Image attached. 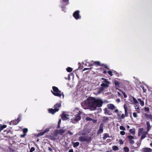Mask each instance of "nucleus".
I'll return each instance as SVG.
<instances>
[{
    "instance_id": "393cba45",
    "label": "nucleus",
    "mask_w": 152,
    "mask_h": 152,
    "mask_svg": "<svg viewBox=\"0 0 152 152\" xmlns=\"http://www.w3.org/2000/svg\"><path fill=\"white\" fill-rule=\"evenodd\" d=\"M144 115L145 116L146 118H148L150 119L151 116H152L151 114H148L147 113H145L144 114Z\"/></svg>"
},
{
    "instance_id": "774afa93",
    "label": "nucleus",
    "mask_w": 152,
    "mask_h": 152,
    "mask_svg": "<svg viewBox=\"0 0 152 152\" xmlns=\"http://www.w3.org/2000/svg\"><path fill=\"white\" fill-rule=\"evenodd\" d=\"M48 149L49 151H52V149L50 147H48Z\"/></svg>"
},
{
    "instance_id": "8fccbe9b",
    "label": "nucleus",
    "mask_w": 152,
    "mask_h": 152,
    "mask_svg": "<svg viewBox=\"0 0 152 152\" xmlns=\"http://www.w3.org/2000/svg\"><path fill=\"white\" fill-rule=\"evenodd\" d=\"M113 72L118 77L119 75V74L117 72L115 71H114Z\"/></svg>"
},
{
    "instance_id": "f8f14e48",
    "label": "nucleus",
    "mask_w": 152,
    "mask_h": 152,
    "mask_svg": "<svg viewBox=\"0 0 152 152\" xmlns=\"http://www.w3.org/2000/svg\"><path fill=\"white\" fill-rule=\"evenodd\" d=\"M142 152H151L152 151V149L149 148H144L142 149Z\"/></svg>"
},
{
    "instance_id": "bb28decb",
    "label": "nucleus",
    "mask_w": 152,
    "mask_h": 152,
    "mask_svg": "<svg viewBox=\"0 0 152 152\" xmlns=\"http://www.w3.org/2000/svg\"><path fill=\"white\" fill-rule=\"evenodd\" d=\"M100 66L103 67L107 69H109V68L107 67V65H106V64H101L100 65Z\"/></svg>"
},
{
    "instance_id": "c03bdc74",
    "label": "nucleus",
    "mask_w": 152,
    "mask_h": 152,
    "mask_svg": "<svg viewBox=\"0 0 152 152\" xmlns=\"http://www.w3.org/2000/svg\"><path fill=\"white\" fill-rule=\"evenodd\" d=\"M107 73L110 76L113 75V74H112L113 72L112 71H109L107 72Z\"/></svg>"
},
{
    "instance_id": "a19ab883",
    "label": "nucleus",
    "mask_w": 152,
    "mask_h": 152,
    "mask_svg": "<svg viewBox=\"0 0 152 152\" xmlns=\"http://www.w3.org/2000/svg\"><path fill=\"white\" fill-rule=\"evenodd\" d=\"M28 131V129L26 128H24L23 130V133H26Z\"/></svg>"
},
{
    "instance_id": "37998d69",
    "label": "nucleus",
    "mask_w": 152,
    "mask_h": 152,
    "mask_svg": "<svg viewBox=\"0 0 152 152\" xmlns=\"http://www.w3.org/2000/svg\"><path fill=\"white\" fill-rule=\"evenodd\" d=\"M86 120L87 121H92V119L90 118V117H87L86 118Z\"/></svg>"
},
{
    "instance_id": "e2e57ef3",
    "label": "nucleus",
    "mask_w": 152,
    "mask_h": 152,
    "mask_svg": "<svg viewBox=\"0 0 152 152\" xmlns=\"http://www.w3.org/2000/svg\"><path fill=\"white\" fill-rule=\"evenodd\" d=\"M92 121L94 123H96V120H94V119H92Z\"/></svg>"
},
{
    "instance_id": "79ce46f5",
    "label": "nucleus",
    "mask_w": 152,
    "mask_h": 152,
    "mask_svg": "<svg viewBox=\"0 0 152 152\" xmlns=\"http://www.w3.org/2000/svg\"><path fill=\"white\" fill-rule=\"evenodd\" d=\"M35 148L34 147H32L31 148L29 151V152H33L35 151Z\"/></svg>"
},
{
    "instance_id": "9b49d317",
    "label": "nucleus",
    "mask_w": 152,
    "mask_h": 152,
    "mask_svg": "<svg viewBox=\"0 0 152 152\" xmlns=\"http://www.w3.org/2000/svg\"><path fill=\"white\" fill-rule=\"evenodd\" d=\"M69 116V115L63 113L61 114V118L63 120L66 121L69 119V118L68 117Z\"/></svg>"
},
{
    "instance_id": "2f4dec72",
    "label": "nucleus",
    "mask_w": 152,
    "mask_h": 152,
    "mask_svg": "<svg viewBox=\"0 0 152 152\" xmlns=\"http://www.w3.org/2000/svg\"><path fill=\"white\" fill-rule=\"evenodd\" d=\"M50 130V128H46L43 132H40L39 133H46L49 132Z\"/></svg>"
},
{
    "instance_id": "473e14b6",
    "label": "nucleus",
    "mask_w": 152,
    "mask_h": 152,
    "mask_svg": "<svg viewBox=\"0 0 152 152\" xmlns=\"http://www.w3.org/2000/svg\"><path fill=\"white\" fill-rule=\"evenodd\" d=\"M66 70L67 72H71L72 70V68L70 67H68L66 69Z\"/></svg>"
},
{
    "instance_id": "0e129e2a",
    "label": "nucleus",
    "mask_w": 152,
    "mask_h": 152,
    "mask_svg": "<svg viewBox=\"0 0 152 152\" xmlns=\"http://www.w3.org/2000/svg\"><path fill=\"white\" fill-rule=\"evenodd\" d=\"M119 142L121 144H123V142L121 140H120Z\"/></svg>"
},
{
    "instance_id": "aec40b11",
    "label": "nucleus",
    "mask_w": 152,
    "mask_h": 152,
    "mask_svg": "<svg viewBox=\"0 0 152 152\" xmlns=\"http://www.w3.org/2000/svg\"><path fill=\"white\" fill-rule=\"evenodd\" d=\"M137 100L140 102V103L142 107L144 106V101L142 100L140 98H138L137 99Z\"/></svg>"
},
{
    "instance_id": "052dcab7",
    "label": "nucleus",
    "mask_w": 152,
    "mask_h": 152,
    "mask_svg": "<svg viewBox=\"0 0 152 152\" xmlns=\"http://www.w3.org/2000/svg\"><path fill=\"white\" fill-rule=\"evenodd\" d=\"M91 69V68H85L83 70V71H85V70H88V69Z\"/></svg>"
},
{
    "instance_id": "a878e982",
    "label": "nucleus",
    "mask_w": 152,
    "mask_h": 152,
    "mask_svg": "<svg viewBox=\"0 0 152 152\" xmlns=\"http://www.w3.org/2000/svg\"><path fill=\"white\" fill-rule=\"evenodd\" d=\"M7 127V126L5 125H1L0 126V132H1L4 129L6 128Z\"/></svg>"
},
{
    "instance_id": "4d7b16f0",
    "label": "nucleus",
    "mask_w": 152,
    "mask_h": 152,
    "mask_svg": "<svg viewBox=\"0 0 152 152\" xmlns=\"http://www.w3.org/2000/svg\"><path fill=\"white\" fill-rule=\"evenodd\" d=\"M147 126H151L149 121H147L146 123Z\"/></svg>"
},
{
    "instance_id": "cd10ccee",
    "label": "nucleus",
    "mask_w": 152,
    "mask_h": 152,
    "mask_svg": "<svg viewBox=\"0 0 152 152\" xmlns=\"http://www.w3.org/2000/svg\"><path fill=\"white\" fill-rule=\"evenodd\" d=\"M112 148L113 150L115 151H118L119 149L118 147L116 145L113 146L112 147Z\"/></svg>"
},
{
    "instance_id": "4468645a",
    "label": "nucleus",
    "mask_w": 152,
    "mask_h": 152,
    "mask_svg": "<svg viewBox=\"0 0 152 152\" xmlns=\"http://www.w3.org/2000/svg\"><path fill=\"white\" fill-rule=\"evenodd\" d=\"M48 110L49 113L52 114H54L55 113L58 111V110H56V109L52 108L49 109Z\"/></svg>"
},
{
    "instance_id": "ea45409f",
    "label": "nucleus",
    "mask_w": 152,
    "mask_h": 152,
    "mask_svg": "<svg viewBox=\"0 0 152 152\" xmlns=\"http://www.w3.org/2000/svg\"><path fill=\"white\" fill-rule=\"evenodd\" d=\"M151 126H147V131L148 132H144V133H148V132L149 131V130L151 129Z\"/></svg>"
},
{
    "instance_id": "c85d7f7f",
    "label": "nucleus",
    "mask_w": 152,
    "mask_h": 152,
    "mask_svg": "<svg viewBox=\"0 0 152 152\" xmlns=\"http://www.w3.org/2000/svg\"><path fill=\"white\" fill-rule=\"evenodd\" d=\"M144 110L145 112L147 113H148L150 111V109L148 107H145L144 108Z\"/></svg>"
},
{
    "instance_id": "a18cd8bd",
    "label": "nucleus",
    "mask_w": 152,
    "mask_h": 152,
    "mask_svg": "<svg viewBox=\"0 0 152 152\" xmlns=\"http://www.w3.org/2000/svg\"><path fill=\"white\" fill-rule=\"evenodd\" d=\"M128 138L129 140H132L134 138V137L133 136L129 135L128 136Z\"/></svg>"
},
{
    "instance_id": "69168bd1",
    "label": "nucleus",
    "mask_w": 152,
    "mask_h": 152,
    "mask_svg": "<svg viewBox=\"0 0 152 152\" xmlns=\"http://www.w3.org/2000/svg\"><path fill=\"white\" fill-rule=\"evenodd\" d=\"M11 151L12 152H14L15 151V149H10V151Z\"/></svg>"
},
{
    "instance_id": "49530a36",
    "label": "nucleus",
    "mask_w": 152,
    "mask_h": 152,
    "mask_svg": "<svg viewBox=\"0 0 152 152\" xmlns=\"http://www.w3.org/2000/svg\"><path fill=\"white\" fill-rule=\"evenodd\" d=\"M104 82V83H109V84H110V81H108V80L107 79H105V80L103 81V82Z\"/></svg>"
},
{
    "instance_id": "f3484780",
    "label": "nucleus",
    "mask_w": 152,
    "mask_h": 152,
    "mask_svg": "<svg viewBox=\"0 0 152 152\" xmlns=\"http://www.w3.org/2000/svg\"><path fill=\"white\" fill-rule=\"evenodd\" d=\"M101 65V64H100V62L99 61H94L93 64H90L89 66H92L93 65H96L100 66Z\"/></svg>"
},
{
    "instance_id": "603ef678",
    "label": "nucleus",
    "mask_w": 152,
    "mask_h": 152,
    "mask_svg": "<svg viewBox=\"0 0 152 152\" xmlns=\"http://www.w3.org/2000/svg\"><path fill=\"white\" fill-rule=\"evenodd\" d=\"M122 93L123 94V95L124 96V98H126L127 97V95L125 93V92H122Z\"/></svg>"
},
{
    "instance_id": "1a4fd4ad",
    "label": "nucleus",
    "mask_w": 152,
    "mask_h": 152,
    "mask_svg": "<svg viewBox=\"0 0 152 152\" xmlns=\"http://www.w3.org/2000/svg\"><path fill=\"white\" fill-rule=\"evenodd\" d=\"M21 116H19L17 118L16 120H14L13 121H11L10 122V125L12 124L13 125H16L20 121Z\"/></svg>"
},
{
    "instance_id": "6e6d98bb",
    "label": "nucleus",
    "mask_w": 152,
    "mask_h": 152,
    "mask_svg": "<svg viewBox=\"0 0 152 152\" xmlns=\"http://www.w3.org/2000/svg\"><path fill=\"white\" fill-rule=\"evenodd\" d=\"M63 2H67L66 5L68 4V1L69 0H62Z\"/></svg>"
},
{
    "instance_id": "6e6552de",
    "label": "nucleus",
    "mask_w": 152,
    "mask_h": 152,
    "mask_svg": "<svg viewBox=\"0 0 152 152\" xmlns=\"http://www.w3.org/2000/svg\"><path fill=\"white\" fill-rule=\"evenodd\" d=\"M124 109L126 117H128L129 116V109L127 105L126 104H124Z\"/></svg>"
},
{
    "instance_id": "39448f33",
    "label": "nucleus",
    "mask_w": 152,
    "mask_h": 152,
    "mask_svg": "<svg viewBox=\"0 0 152 152\" xmlns=\"http://www.w3.org/2000/svg\"><path fill=\"white\" fill-rule=\"evenodd\" d=\"M80 112L79 111V113L76 115V116L71 119L73 123H76L81 119V116L80 114L79 113Z\"/></svg>"
},
{
    "instance_id": "c9c22d12",
    "label": "nucleus",
    "mask_w": 152,
    "mask_h": 152,
    "mask_svg": "<svg viewBox=\"0 0 152 152\" xmlns=\"http://www.w3.org/2000/svg\"><path fill=\"white\" fill-rule=\"evenodd\" d=\"M144 131V129L143 128H141L139 129L138 133H143L142 132Z\"/></svg>"
},
{
    "instance_id": "680f3d73",
    "label": "nucleus",
    "mask_w": 152,
    "mask_h": 152,
    "mask_svg": "<svg viewBox=\"0 0 152 152\" xmlns=\"http://www.w3.org/2000/svg\"><path fill=\"white\" fill-rule=\"evenodd\" d=\"M116 101L117 102H118V103L119 102H120V99H119V98H118V99H117L116 100Z\"/></svg>"
},
{
    "instance_id": "72a5a7b5",
    "label": "nucleus",
    "mask_w": 152,
    "mask_h": 152,
    "mask_svg": "<svg viewBox=\"0 0 152 152\" xmlns=\"http://www.w3.org/2000/svg\"><path fill=\"white\" fill-rule=\"evenodd\" d=\"M124 151L125 152H129V149L127 147H125L124 148Z\"/></svg>"
},
{
    "instance_id": "4c0bfd02",
    "label": "nucleus",
    "mask_w": 152,
    "mask_h": 152,
    "mask_svg": "<svg viewBox=\"0 0 152 152\" xmlns=\"http://www.w3.org/2000/svg\"><path fill=\"white\" fill-rule=\"evenodd\" d=\"M109 137V136L108 135V134H105V135L103 137V140H105L107 137Z\"/></svg>"
},
{
    "instance_id": "864d4df0",
    "label": "nucleus",
    "mask_w": 152,
    "mask_h": 152,
    "mask_svg": "<svg viewBox=\"0 0 152 152\" xmlns=\"http://www.w3.org/2000/svg\"><path fill=\"white\" fill-rule=\"evenodd\" d=\"M26 135V134H21L20 136L21 137L23 138Z\"/></svg>"
},
{
    "instance_id": "bf43d9fd",
    "label": "nucleus",
    "mask_w": 152,
    "mask_h": 152,
    "mask_svg": "<svg viewBox=\"0 0 152 152\" xmlns=\"http://www.w3.org/2000/svg\"><path fill=\"white\" fill-rule=\"evenodd\" d=\"M142 88L143 90V92H145L147 91L146 89L144 88V87H142Z\"/></svg>"
},
{
    "instance_id": "09e8293b",
    "label": "nucleus",
    "mask_w": 152,
    "mask_h": 152,
    "mask_svg": "<svg viewBox=\"0 0 152 152\" xmlns=\"http://www.w3.org/2000/svg\"><path fill=\"white\" fill-rule=\"evenodd\" d=\"M135 109H137L136 111L137 113H140V112L139 107H137L135 108Z\"/></svg>"
},
{
    "instance_id": "13d9d810",
    "label": "nucleus",
    "mask_w": 152,
    "mask_h": 152,
    "mask_svg": "<svg viewBox=\"0 0 152 152\" xmlns=\"http://www.w3.org/2000/svg\"><path fill=\"white\" fill-rule=\"evenodd\" d=\"M121 115L120 114H117V116L118 118V119H120V116H121Z\"/></svg>"
},
{
    "instance_id": "2eb2a0df",
    "label": "nucleus",
    "mask_w": 152,
    "mask_h": 152,
    "mask_svg": "<svg viewBox=\"0 0 152 152\" xmlns=\"http://www.w3.org/2000/svg\"><path fill=\"white\" fill-rule=\"evenodd\" d=\"M104 124L103 123H102L100 125L99 129L97 133H102L103 131V127Z\"/></svg>"
},
{
    "instance_id": "de8ad7c7",
    "label": "nucleus",
    "mask_w": 152,
    "mask_h": 152,
    "mask_svg": "<svg viewBox=\"0 0 152 152\" xmlns=\"http://www.w3.org/2000/svg\"><path fill=\"white\" fill-rule=\"evenodd\" d=\"M120 129L121 130H125L126 129L125 128L124 126H120Z\"/></svg>"
},
{
    "instance_id": "b1692460",
    "label": "nucleus",
    "mask_w": 152,
    "mask_h": 152,
    "mask_svg": "<svg viewBox=\"0 0 152 152\" xmlns=\"http://www.w3.org/2000/svg\"><path fill=\"white\" fill-rule=\"evenodd\" d=\"M45 134H35L34 135V137L35 138H38L39 137L41 136L44 135Z\"/></svg>"
},
{
    "instance_id": "e433bc0d",
    "label": "nucleus",
    "mask_w": 152,
    "mask_h": 152,
    "mask_svg": "<svg viewBox=\"0 0 152 152\" xmlns=\"http://www.w3.org/2000/svg\"><path fill=\"white\" fill-rule=\"evenodd\" d=\"M104 88L103 87H101L99 89V91L98 92L99 93H100L102 92L104 90Z\"/></svg>"
},
{
    "instance_id": "ddd939ff",
    "label": "nucleus",
    "mask_w": 152,
    "mask_h": 152,
    "mask_svg": "<svg viewBox=\"0 0 152 152\" xmlns=\"http://www.w3.org/2000/svg\"><path fill=\"white\" fill-rule=\"evenodd\" d=\"M104 113L105 114H107L109 115H112V113L109 110H108L107 108H105L104 109Z\"/></svg>"
},
{
    "instance_id": "7ed1b4c3",
    "label": "nucleus",
    "mask_w": 152,
    "mask_h": 152,
    "mask_svg": "<svg viewBox=\"0 0 152 152\" xmlns=\"http://www.w3.org/2000/svg\"><path fill=\"white\" fill-rule=\"evenodd\" d=\"M52 89L53 91L51 90V92L55 96L61 97V96H62L63 98L64 97L63 92H62L61 91L59 90L57 87L53 86L52 87Z\"/></svg>"
},
{
    "instance_id": "3c124183",
    "label": "nucleus",
    "mask_w": 152,
    "mask_h": 152,
    "mask_svg": "<svg viewBox=\"0 0 152 152\" xmlns=\"http://www.w3.org/2000/svg\"><path fill=\"white\" fill-rule=\"evenodd\" d=\"M133 115L134 117L137 118V114L136 113H133Z\"/></svg>"
},
{
    "instance_id": "f257e3e1",
    "label": "nucleus",
    "mask_w": 152,
    "mask_h": 152,
    "mask_svg": "<svg viewBox=\"0 0 152 152\" xmlns=\"http://www.w3.org/2000/svg\"><path fill=\"white\" fill-rule=\"evenodd\" d=\"M103 103L101 99L92 97L88 99L85 102H82L81 105L85 109H89L91 110H95L97 107H102Z\"/></svg>"
},
{
    "instance_id": "0eeeda50",
    "label": "nucleus",
    "mask_w": 152,
    "mask_h": 152,
    "mask_svg": "<svg viewBox=\"0 0 152 152\" xmlns=\"http://www.w3.org/2000/svg\"><path fill=\"white\" fill-rule=\"evenodd\" d=\"M80 11L77 10L75 11L73 13V15L75 19L77 20L80 19L81 16L80 15Z\"/></svg>"
},
{
    "instance_id": "412c9836",
    "label": "nucleus",
    "mask_w": 152,
    "mask_h": 152,
    "mask_svg": "<svg viewBox=\"0 0 152 152\" xmlns=\"http://www.w3.org/2000/svg\"><path fill=\"white\" fill-rule=\"evenodd\" d=\"M109 120V118L106 116L103 117L102 121L103 122L105 123L107 122Z\"/></svg>"
},
{
    "instance_id": "5fc2aeb1",
    "label": "nucleus",
    "mask_w": 152,
    "mask_h": 152,
    "mask_svg": "<svg viewBox=\"0 0 152 152\" xmlns=\"http://www.w3.org/2000/svg\"><path fill=\"white\" fill-rule=\"evenodd\" d=\"M129 142L132 144H133L134 143V141L133 140H129Z\"/></svg>"
},
{
    "instance_id": "a211bd4d",
    "label": "nucleus",
    "mask_w": 152,
    "mask_h": 152,
    "mask_svg": "<svg viewBox=\"0 0 152 152\" xmlns=\"http://www.w3.org/2000/svg\"><path fill=\"white\" fill-rule=\"evenodd\" d=\"M61 104L59 103H57L54 105V109L56 110H58V111L59 110V108L61 107Z\"/></svg>"
},
{
    "instance_id": "20e7f679",
    "label": "nucleus",
    "mask_w": 152,
    "mask_h": 152,
    "mask_svg": "<svg viewBox=\"0 0 152 152\" xmlns=\"http://www.w3.org/2000/svg\"><path fill=\"white\" fill-rule=\"evenodd\" d=\"M107 107L109 109L112 110H114V112L115 113H117L119 112L118 109L116 108V107L113 104H107Z\"/></svg>"
},
{
    "instance_id": "6ab92c4d",
    "label": "nucleus",
    "mask_w": 152,
    "mask_h": 152,
    "mask_svg": "<svg viewBox=\"0 0 152 152\" xmlns=\"http://www.w3.org/2000/svg\"><path fill=\"white\" fill-rule=\"evenodd\" d=\"M110 84L109 83H102L101 84V87H103L104 88H105V87H107L109 86V84Z\"/></svg>"
},
{
    "instance_id": "5701e85b",
    "label": "nucleus",
    "mask_w": 152,
    "mask_h": 152,
    "mask_svg": "<svg viewBox=\"0 0 152 152\" xmlns=\"http://www.w3.org/2000/svg\"><path fill=\"white\" fill-rule=\"evenodd\" d=\"M114 84L116 87L118 88L119 87L120 83L117 80H115Z\"/></svg>"
},
{
    "instance_id": "4be33fe9",
    "label": "nucleus",
    "mask_w": 152,
    "mask_h": 152,
    "mask_svg": "<svg viewBox=\"0 0 152 152\" xmlns=\"http://www.w3.org/2000/svg\"><path fill=\"white\" fill-rule=\"evenodd\" d=\"M72 144L73 145V147L74 148H76L79 146V143L78 142H73Z\"/></svg>"
},
{
    "instance_id": "c756f323",
    "label": "nucleus",
    "mask_w": 152,
    "mask_h": 152,
    "mask_svg": "<svg viewBox=\"0 0 152 152\" xmlns=\"http://www.w3.org/2000/svg\"><path fill=\"white\" fill-rule=\"evenodd\" d=\"M130 133H135V130L134 128H133L132 129L129 130Z\"/></svg>"
},
{
    "instance_id": "7c9ffc66",
    "label": "nucleus",
    "mask_w": 152,
    "mask_h": 152,
    "mask_svg": "<svg viewBox=\"0 0 152 152\" xmlns=\"http://www.w3.org/2000/svg\"><path fill=\"white\" fill-rule=\"evenodd\" d=\"M61 122V119H60L58 121V126L57 127V129L59 128H60Z\"/></svg>"
},
{
    "instance_id": "423d86ee",
    "label": "nucleus",
    "mask_w": 152,
    "mask_h": 152,
    "mask_svg": "<svg viewBox=\"0 0 152 152\" xmlns=\"http://www.w3.org/2000/svg\"><path fill=\"white\" fill-rule=\"evenodd\" d=\"M58 134H52V135H46L45 137L48 138L51 140H55L59 139V138L57 137L58 135ZM59 134L62 135V134Z\"/></svg>"
},
{
    "instance_id": "f03ea898",
    "label": "nucleus",
    "mask_w": 152,
    "mask_h": 152,
    "mask_svg": "<svg viewBox=\"0 0 152 152\" xmlns=\"http://www.w3.org/2000/svg\"><path fill=\"white\" fill-rule=\"evenodd\" d=\"M79 135L81 136L79 137L78 140L81 142H89L93 138L92 135L89 134H80Z\"/></svg>"
},
{
    "instance_id": "58836bf2",
    "label": "nucleus",
    "mask_w": 152,
    "mask_h": 152,
    "mask_svg": "<svg viewBox=\"0 0 152 152\" xmlns=\"http://www.w3.org/2000/svg\"><path fill=\"white\" fill-rule=\"evenodd\" d=\"M125 117H126L125 114H122L120 116V119L121 120L124 119Z\"/></svg>"
},
{
    "instance_id": "dca6fc26",
    "label": "nucleus",
    "mask_w": 152,
    "mask_h": 152,
    "mask_svg": "<svg viewBox=\"0 0 152 152\" xmlns=\"http://www.w3.org/2000/svg\"><path fill=\"white\" fill-rule=\"evenodd\" d=\"M132 99H133V101H131V102H132L133 104H136V106H137L138 105V102L137 100L134 97H132Z\"/></svg>"
},
{
    "instance_id": "f704fd0d",
    "label": "nucleus",
    "mask_w": 152,
    "mask_h": 152,
    "mask_svg": "<svg viewBox=\"0 0 152 152\" xmlns=\"http://www.w3.org/2000/svg\"><path fill=\"white\" fill-rule=\"evenodd\" d=\"M147 134H142L141 137V140H142L145 138L146 137V135Z\"/></svg>"
},
{
    "instance_id": "9d476101",
    "label": "nucleus",
    "mask_w": 152,
    "mask_h": 152,
    "mask_svg": "<svg viewBox=\"0 0 152 152\" xmlns=\"http://www.w3.org/2000/svg\"><path fill=\"white\" fill-rule=\"evenodd\" d=\"M66 131V129L64 127L59 130H55L54 132V133H64Z\"/></svg>"
},
{
    "instance_id": "338daca9",
    "label": "nucleus",
    "mask_w": 152,
    "mask_h": 152,
    "mask_svg": "<svg viewBox=\"0 0 152 152\" xmlns=\"http://www.w3.org/2000/svg\"><path fill=\"white\" fill-rule=\"evenodd\" d=\"M69 152H73V151L72 149H70L69 150Z\"/></svg>"
}]
</instances>
